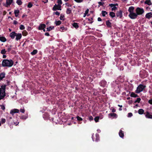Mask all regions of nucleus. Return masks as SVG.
<instances>
[{"instance_id":"1","label":"nucleus","mask_w":152,"mask_h":152,"mask_svg":"<svg viewBox=\"0 0 152 152\" xmlns=\"http://www.w3.org/2000/svg\"><path fill=\"white\" fill-rule=\"evenodd\" d=\"M134 7L131 6L129 7L128 10L129 13V16L131 19H135L138 15H142L144 12V9L142 8L137 7L135 10L136 13L134 12Z\"/></svg>"},{"instance_id":"2","label":"nucleus","mask_w":152,"mask_h":152,"mask_svg":"<svg viewBox=\"0 0 152 152\" xmlns=\"http://www.w3.org/2000/svg\"><path fill=\"white\" fill-rule=\"evenodd\" d=\"M14 62L12 60L4 59L2 62V65L4 67H11L13 64Z\"/></svg>"},{"instance_id":"3","label":"nucleus","mask_w":152,"mask_h":152,"mask_svg":"<svg viewBox=\"0 0 152 152\" xmlns=\"http://www.w3.org/2000/svg\"><path fill=\"white\" fill-rule=\"evenodd\" d=\"M6 85H4L0 88V100L3 99L6 96L5 92Z\"/></svg>"},{"instance_id":"4","label":"nucleus","mask_w":152,"mask_h":152,"mask_svg":"<svg viewBox=\"0 0 152 152\" xmlns=\"http://www.w3.org/2000/svg\"><path fill=\"white\" fill-rule=\"evenodd\" d=\"M146 86L142 84H140L137 87L135 92L137 94H139L142 92L145 88Z\"/></svg>"},{"instance_id":"5","label":"nucleus","mask_w":152,"mask_h":152,"mask_svg":"<svg viewBox=\"0 0 152 152\" xmlns=\"http://www.w3.org/2000/svg\"><path fill=\"white\" fill-rule=\"evenodd\" d=\"M61 6L55 4L53 7L52 10L54 11H56L57 10H61Z\"/></svg>"},{"instance_id":"6","label":"nucleus","mask_w":152,"mask_h":152,"mask_svg":"<svg viewBox=\"0 0 152 152\" xmlns=\"http://www.w3.org/2000/svg\"><path fill=\"white\" fill-rule=\"evenodd\" d=\"M118 5L117 4H110L109 6L112 8V10L114 11L117 9V7L115 6Z\"/></svg>"},{"instance_id":"7","label":"nucleus","mask_w":152,"mask_h":152,"mask_svg":"<svg viewBox=\"0 0 152 152\" xmlns=\"http://www.w3.org/2000/svg\"><path fill=\"white\" fill-rule=\"evenodd\" d=\"M19 110L17 109H14L11 110L10 113L12 115H13L15 113H19Z\"/></svg>"},{"instance_id":"8","label":"nucleus","mask_w":152,"mask_h":152,"mask_svg":"<svg viewBox=\"0 0 152 152\" xmlns=\"http://www.w3.org/2000/svg\"><path fill=\"white\" fill-rule=\"evenodd\" d=\"M22 37V34L21 33H17L16 36L15 40L16 41H18L21 39Z\"/></svg>"},{"instance_id":"9","label":"nucleus","mask_w":152,"mask_h":152,"mask_svg":"<svg viewBox=\"0 0 152 152\" xmlns=\"http://www.w3.org/2000/svg\"><path fill=\"white\" fill-rule=\"evenodd\" d=\"M16 34L15 31L12 32L10 33V36L12 39H13L16 36Z\"/></svg>"},{"instance_id":"10","label":"nucleus","mask_w":152,"mask_h":152,"mask_svg":"<svg viewBox=\"0 0 152 152\" xmlns=\"http://www.w3.org/2000/svg\"><path fill=\"white\" fill-rule=\"evenodd\" d=\"M12 119V118L11 117H10L8 119L9 121V123L10 124L13 125L15 124L16 126L18 124L19 122H17L16 123H15L14 122H11L10 120Z\"/></svg>"},{"instance_id":"11","label":"nucleus","mask_w":152,"mask_h":152,"mask_svg":"<svg viewBox=\"0 0 152 152\" xmlns=\"http://www.w3.org/2000/svg\"><path fill=\"white\" fill-rule=\"evenodd\" d=\"M116 15L117 17H118L120 18H121L122 16V12L121 10L118 11L116 13Z\"/></svg>"},{"instance_id":"12","label":"nucleus","mask_w":152,"mask_h":152,"mask_svg":"<svg viewBox=\"0 0 152 152\" xmlns=\"http://www.w3.org/2000/svg\"><path fill=\"white\" fill-rule=\"evenodd\" d=\"M46 27V25L44 24H41L38 27V29L39 30H41L42 29H44V28H45Z\"/></svg>"},{"instance_id":"13","label":"nucleus","mask_w":152,"mask_h":152,"mask_svg":"<svg viewBox=\"0 0 152 152\" xmlns=\"http://www.w3.org/2000/svg\"><path fill=\"white\" fill-rule=\"evenodd\" d=\"M43 117L45 120H47L50 118L49 115L47 113H45L43 115Z\"/></svg>"},{"instance_id":"14","label":"nucleus","mask_w":152,"mask_h":152,"mask_svg":"<svg viewBox=\"0 0 152 152\" xmlns=\"http://www.w3.org/2000/svg\"><path fill=\"white\" fill-rule=\"evenodd\" d=\"M145 17L148 19H149L150 18H152V13L150 12L147 13L145 15Z\"/></svg>"},{"instance_id":"15","label":"nucleus","mask_w":152,"mask_h":152,"mask_svg":"<svg viewBox=\"0 0 152 152\" xmlns=\"http://www.w3.org/2000/svg\"><path fill=\"white\" fill-rule=\"evenodd\" d=\"M146 113L145 116L147 118L152 119V115L150 114L149 112L147 111Z\"/></svg>"},{"instance_id":"16","label":"nucleus","mask_w":152,"mask_h":152,"mask_svg":"<svg viewBox=\"0 0 152 152\" xmlns=\"http://www.w3.org/2000/svg\"><path fill=\"white\" fill-rule=\"evenodd\" d=\"M13 2V0H6V6L10 5Z\"/></svg>"},{"instance_id":"17","label":"nucleus","mask_w":152,"mask_h":152,"mask_svg":"<svg viewBox=\"0 0 152 152\" xmlns=\"http://www.w3.org/2000/svg\"><path fill=\"white\" fill-rule=\"evenodd\" d=\"M119 135L121 137L123 138L124 136V132L122 130H120L119 133Z\"/></svg>"},{"instance_id":"18","label":"nucleus","mask_w":152,"mask_h":152,"mask_svg":"<svg viewBox=\"0 0 152 152\" xmlns=\"http://www.w3.org/2000/svg\"><path fill=\"white\" fill-rule=\"evenodd\" d=\"M109 116H110L111 117H113V118H117V115L115 113H111L109 114Z\"/></svg>"},{"instance_id":"19","label":"nucleus","mask_w":152,"mask_h":152,"mask_svg":"<svg viewBox=\"0 0 152 152\" xmlns=\"http://www.w3.org/2000/svg\"><path fill=\"white\" fill-rule=\"evenodd\" d=\"M107 84V82L105 80H102L100 83V85L102 86H105Z\"/></svg>"},{"instance_id":"20","label":"nucleus","mask_w":152,"mask_h":152,"mask_svg":"<svg viewBox=\"0 0 152 152\" xmlns=\"http://www.w3.org/2000/svg\"><path fill=\"white\" fill-rule=\"evenodd\" d=\"M0 41L3 42H5L7 41V39L4 37H0Z\"/></svg>"},{"instance_id":"21","label":"nucleus","mask_w":152,"mask_h":152,"mask_svg":"<svg viewBox=\"0 0 152 152\" xmlns=\"http://www.w3.org/2000/svg\"><path fill=\"white\" fill-rule=\"evenodd\" d=\"M5 77V73L4 72L1 73L0 74V80H2V79Z\"/></svg>"},{"instance_id":"22","label":"nucleus","mask_w":152,"mask_h":152,"mask_svg":"<svg viewBox=\"0 0 152 152\" xmlns=\"http://www.w3.org/2000/svg\"><path fill=\"white\" fill-rule=\"evenodd\" d=\"M145 4L148 5H151L152 4V3L150 0H146L145 2Z\"/></svg>"},{"instance_id":"23","label":"nucleus","mask_w":152,"mask_h":152,"mask_svg":"<svg viewBox=\"0 0 152 152\" xmlns=\"http://www.w3.org/2000/svg\"><path fill=\"white\" fill-rule=\"evenodd\" d=\"M19 11L18 10H14V13L15 16L16 17H17L19 15Z\"/></svg>"},{"instance_id":"24","label":"nucleus","mask_w":152,"mask_h":152,"mask_svg":"<svg viewBox=\"0 0 152 152\" xmlns=\"http://www.w3.org/2000/svg\"><path fill=\"white\" fill-rule=\"evenodd\" d=\"M28 117V115L27 114H26L25 115H22L20 117V119L25 120Z\"/></svg>"},{"instance_id":"25","label":"nucleus","mask_w":152,"mask_h":152,"mask_svg":"<svg viewBox=\"0 0 152 152\" xmlns=\"http://www.w3.org/2000/svg\"><path fill=\"white\" fill-rule=\"evenodd\" d=\"M72 10L70 8H68L66 10V13L67 14H69L71 13Z\"/></svg>"},{"instance_id":"26","label":"nucleus","mask_w":152,"mask_h":152,"mask_svg":"<svg viewBox=\"0 0 152 152\" xmlns=\"http://www.w3.org/2000/svg\"><path fill=\"white\" fill-rule=\"evenodd\" d=\"M130 96L133 97H138V96L137 94H135L134 92H132L130 94Z\"/></svg>"},{"instance_id":"27","label":"nucleus","mask_w":152,"mask_h":152,"mask_svg":"<svg viewBox=\"0 0 152 152\" xmlns=\"http://www.w3.org/2000/svg\"><path fill=\"white\" fill-rule=\"evenodd\" d=\"M72 26L74 27L76 29H77L79 28V26L77 23H74L73 24Z\"/></svg>"},{"instance_id":"28","label":"nucleus","mask_w":152,"mask_h":152,"mask_svg":"<svg viewBox=\"0 0 152 152\" xmlns=\"http://www.w3.org/2000/svg\"><path fill=\"white\" fill-rule=\"evenodd\" d=\"M144 112V110L142 109H140L138 110V113L139 114L142 115V114Z\"/></svg>"},{"instance_id":"29","label":"nucleus","mask_w":152,"mask_h":152,"mask_svg":"<svg viewBox=\"0 0 152 152\" xmlns=\"http://www.w3.org/2000/svg\"><path fill=\"white\" fill-rule=\"evenodd\" d=\"M38 52L37 50H34L33 51L31 52V54L32 55H34L37 53Z\"/></svg>"},{"instance_id":"30","label":"nucleus","mask_w":152,"mask_h":152,"mask_svg":"<svg viewBox=\"0 0 152 152\" xmlns=\"http://www.w3.org/2000/svg\"><path fill=\"white\" fill-rule=\"evenodd\" d=\"M61 22L60 20L56 21L55 23L56 26H58L61 24Z\"/></svg>"},{"instance_id":"31","label":"nucleus","mask_w":152,"mask_h":152,"mask_svg":"<svg viewBox=\"0 0 152 152\" xmlns=\"http://www.w3.org/2000/svg\"><path fill=\"white\" fill-rule=\"evenodd\" d=\"M109 15L112 18H113L115 16V14L113 12H110Z\"/></svg>"},{"instance_id":"32","label":"nucleus","mask_w":152,"mask_h":152,"mask_svg":"<svg viewBox=\"0 0 152 152\" xmlns=\"http://www.w3.org/2000/svg\"><path fill=\"white\" fill-rule=\"evenodd\" d=\"M60 30L61 31H66L67 29L65 28L64 27H60Z\"/></svg>"},{"instance_id":"33","label":"nucleus","mask_w":152,"mask_h":152,"mask_svg":"<svg viewBox=\"0 0 152 152\" xmlns=\"http://www.w3.org/2000/svg\"><path fill=\"white\" fill-rule=\"evenodd\" d=\"M106 24L107 26L108 27H111V23L110 22L109 20L106 21Z\"/></svg>"},{"instance_id":"34","label":"nucleus","mask_w":152,"mask_h":152,"mask_svg":"<svg viewBox=\"0 0 152 152\" xmlns=\"http://www.w3.org/2000/svg\"><path fill=\"white\" fill-rule=\"evenodd\" d=\"M54 28V27L53 26H50L49 27H48L47 28V31H50L52 29H53Z\"/></svg>"},{"instance_id":"35","label":"nucleus","mask_w":152,"mask_h":152,"mask_svg":"<svg viewBox=\"0 0 152 152\" xmlns=\"http://www.w3.org/2000/svg\"><path fill=\"white\" fill-rule=\"evenodd\" d=\"M102 14L103 16L104 17L107 14V12L105 11H102Z\"/></svg>"},{"instance_id":"36","label":"nucleus","mask_w":152,"mask_h":152,"mask_svg":"<svg viewBox=\"0 0 152 152\" xmlns=\"http://www.w3.org/2000/svg\"><path fill=\"white\" fill-rule=\"evenodd\" d=\"M16 3L19 5H21L22 4V2L21 0H17Z\"/></svg>"},{"instance_id":"37","label":"nucleus","mask_w":152,"mask_h":152,"mask_svg":"<svg viewBox=\"0 0 152 152\" xmlns=\"http://www.w3.org/2000/svg\"><path fill=\"white\" fill-rule=\"evenodd\" d=\"M25 109L24 108V107H21L20 109V111L23 113H24L25 112Z\"/></svg>"},{"instance_id":"38","label":"nucleus","mask_w":152,"mask_h":152,"mask_svg":"<svg viewBox=\"0 0 152 152\" xmlns=\"http://www.w3.org/2000/svg\"><path fill=\"white\" fill-rule=\"evenodd\" d=\"M22 34L23 36H26L27 35L28 32L24 30L22 32Z\"/></svg>"},{"instance_id":"39","label":"nucleus","mask_w":152,"mask_h":152,"mask_svg":"<svg viewBox=\"0 0 152 152\" xmlns=\"http://www.w3.org/2000/svg\"><path fill=\"white\" fill-rule=\"evenodd\" d=\"M7 51L5 49H3L1 50V53L2 54H5L6 53Z\"/></svg>"},{"instance_id":"40","label":"nucleus","mask_w":152,"mask_h":152,"mask_svg":"<svg viewBox=\"0 0 152 152\" xmlns=\"http://www.w3.org/2000/svg\"><path fill=\"white\" fill-rule=\"evenodd\" d=\"M64 15L62 14H61L60 16V19L61 20H64Z\"/></svg>"},{"instance_id":"41","label":"nucleus","mask_w":152,"mask_h":152,"mask_svg":"<svg viewBox=\"0 0 152 152\" xmlns=\"http://www.w3.org/2000/svg\"><path fill=\"white\" fill-rule=\"evenodd\" d=\"M141 99L140 98H137L136 100L134 101V103H139Z\"/></svg>"},{"instance_id":"42","label":"nucleus","mask_w":152,"mask_h":152,"mask_svg":"<svg viewBox=\"0 0 152 152\" xmlns=\"http://www.w3.org/2000/svg\"><path fill=\"white\" fill-rule=\"evenodd\" d=\"M57 3H58L57 5H59L60 6H61V5L62 4V1L61 0H58Z\"/></svg>"},{"instance_id":"43","label":"nucleus","mask_w":152,"mask_h":152,"mask_svg":"<svg viewBox=\"0 0 152 152\" xmlns=\"http://www.w3.org/2000/svg\"><path fill=\"white\" fill-rule=\"evenodd\" d=\"M98 3L99 4V7L100 6H103L104 4V2H99Z\"/></svg>"},{"instance_id":"44","label":"nucleus","mask_w":152,"mask_h":152,"mask_svg":"<svg viewBox=\"0 0 152 152\" xmlns=\"http://www.w3.org/2000/svg\"><path fill=\"white\" fill-rule=\"evenodd\" d=\"M25 27L23 25H21L20 26V30H23L25 29Z\"/></svg>"},{"instance_id":"45","label":"nucleus","mask_w":152,"mask_h":152,"mask_svg":"<svg viewBox=\"0 0 152 152\" xmlns=\"http://www.w3.org/2000/svg\"><path fill=\"white\" fill-rule=\"evenodd\" d=\"M76 118H77V120L78 121H82L83 120V119L78 116L76 117Z\"/></svg>"},{"instance_id":"46","label":"nucleus","mask_w":152,"mask_h":152,"mask_svg":"<svg viewBox=\"0 0 152 152\" xmlns=\"http://www.w3.org/2000/svg\"><path fill=\"white\" fill-rule=\"evenodd\" d=\"M99 117H95L94 118V119L95 121L96 122H98L99 121Z\"/></svg>"},{"instance_id":"47","label":"nucleus","mask_w":152,"mask_h":152,"mask_svg":"<svg viewBox=\"0 0 152 152\" xmlns=\"http://www.w3.org/2000/svg\"><path fill=\"white\" fill-rule=\"evenodd\" d=\"M88 21L89 22V23H92L93 21H92L93 20V18H88Z\"/></svg>"},{"instance_id":"48","label":"nucleus","mask_w":152,"mask_h":152,"mask_svg":"<svg viewBox=\"0 0 152 152\" xmlns=\"http://www.w3.org/2000/svg\"><path fill=\"white\" fill-rule=\"evenodd\" d=\"M33 5L30 2H29L27 5V7L28 8H31L32 6Z\"/></svg>"},{"instance_id":"49","label":"nucleus","mask_w":152,"mask_h":152,"mask_svg":"<svg viewBox=\"0 0 152 152\" xmlns=\"http://www.w3.org/2000/svg\"><path fill=\"white\" fill-rule=\"evenodd\" d=\"M74 1L78 3H81L83 1V0H74Z\"/></svg>"},{"instance_id":"50","label":"nucleus","mask_w":152,"mask_h":152,"mask_svg":"<svg viewBox=\"0 0 152 152\" xmlns=\"http://www.w3.org/2000/svg\"><path fill=\"white\" fill-rule=\"evenodd\" d=\"M11 46H8L7 49V51L8 52H9L10 51L11 49Z\"/></svg>"},{"instance_id":"51","label":"nucleus","mask_w":152,"mask_h":152,"mask_svg":"<svg viewBox=\"0 0 152 152\" xmlns=\"http://www.w3.org/2000/svg\"><path fill=\"white\" fill-rule=\"evenodd\" d=\"M6 121V120L4 118H1V123L2 124H4Z\"/></svg>"},{"instance_id":"52","label":"nucleus","mask_w":152,"mask_h":152,"mask_svg":"<svg viewBox=\"0 0 152 152\" xmlns=\"http://www.w3.org/2000/svg\"><path fill=\"white\" fill-rule=\"evenodd\" d=\"M0 106L2 110H4L5 109V107L4 105H0Z\"/></svg>"},{"instance_id":"53","label":"nucleus","mask_w":152,"mask_h":152,"mask_svg":"<svg viewBox=\"0 0 152 152\" xmlns=\"http://www.w3.org/2000/svg\"><path fill=\"white\" fill-rule=\"evenodd\" d=\"M132 116V114L131 113H128L127 116L128 117H131Z\"/></svg>"},{"instance_id":"54","label":"nucleus","mask_w":152,"mask_h":152,"mask_svg":"<svg viewBox=\"0 0 152 152\" xmlns=\"http://www.w3.org/2000/svg\"><path fill=\"white\" fill-rule=\"evenodd\" d=\"M53 14H55L56 15L59 16L60 15V13L58 11H56L55 12H54Z\"/></svg>"},{"instance_id":"55","label":"nucleus","mask_w":152,"mask_h":152,"mask_svg":"<svg viewBox=\"0 0 152 152\" xmlns=\"http://www.w3.org/2000/svg\"><path fill=\"white\" fill-rule=\"evenodd\" d=\"M89 119L90 121H91L93 120V118L92 116H89Z\"/></svg>"},{"instance_id":"56","label":"nucleus","mask_w":152,"mask_h":152,"mask_svg":"<svg viewBox=\"0 0 152 152\" xmlns=\"http://www.w3.org/2000/svg\"><path fill=\"white\" fill-rule=\"evenodd\" d=\"M148 103L150 104H152V99L149 100Z\"/></svg>"},{"instance_id":"57","label":"nucleus","mask_w":152,"mask_h":152,"mask_svg":"<svg viewBox=\"0 0 152 152\" xmlns=\"http://www.w3.org/2000/svg\"><path fill=\"white\" fill-rule=\"evenodd\" d=\"M89 12V10L88 9H87L85 11V13L87 15L88 14Z\"/></svg>"},{"instance_id":"58","label":"nucleus","mask_w":152,"mask_h":152,"mask_svg":"<svg viewBox=\"0 0 152 152\" xmlns=\"http://www.w3.org/2000/svg\"><path fill=\"white\" fill-rule=\"evenodd\" d=\"M66 6H67L68 7H71V5L69 4L68 3H67L65 4Z\"/></svg>"},{"instance_id":"59","label":"nucleus","mask_w":152,"mask_h":152,"mask_svg":"<svg viewBox=\"0 0 152 152\" xmlns=\"http://www.w3.org/2000/svg\"><path fill=\"white\" fill-rule=\"evenodd\" d=\"M18 23V22L17 21L14 20L13 22V23L15 24L16 25Z\"/></svg>"},{"instance_id":"60","label":"nucleus","mask_w":152,"mask_h":152,"mask_svg":"<svg viewBox=\"0 0 152 152\" xmlns=\"http://www.w3.org/2000/svg\"><path fill=\"white\" fill-rule=\"evenodd\" d=\"M45 35L47 36H48L50 35L47 32L45 33Z\"/></svg>"},{"instance_id":"61","label":"nucleus","mask_w":152,"mask_h":152,"mask_svg":"<svg viewBox=\"0 0 152 152\" xmlns=\"http://www.w3.org/2000/svg\"><path fill=\"white\" fill-rule=\"evenodd\" d=\"M98 20L99 21H102V19L100 18L99 17L98 18Z\"/></svg>"},{"instance_id":"62","label":"nucleus","mask_w":152,"mask_h":152,"mask_svg":"<svg viewBox=\"0 0 152 152\" xmlns=\"http://www.w3.org/2000/svg\"><path fill=\"white\" fill-rule=\"evenodd\" d=\"M3 58H5L6 57V55L4 54H3Z\"/></svg>"},{"instance_id":"63","label":"nucleus","mask_w":152,"mask_h":152,"mask_svg":"<svg viewBox=\"0 0 152 152\" xmlns=\"http://www.w3.org/2000/svg\"><path fill=\"white\" fill-rule=\"evenodd\" d=\"M116 111V110L115 109H113L112 110V112H115Z\"/></svg>"},{"instance_id":"64","label":"nucleus","mask_w":152,"mask_h":152,"mask_svg":"<svg viewBox=\"0 0 152 152\" xmlns=\"http://www.w3.org/2000/svg\"><path fill=\"white\" fill-rule=\"evenodd\" d=\"M123 2H127L128 0H121Z\"/></svg>"}]
</instances>
